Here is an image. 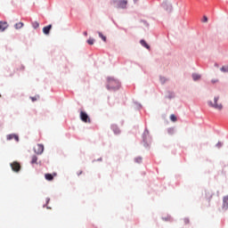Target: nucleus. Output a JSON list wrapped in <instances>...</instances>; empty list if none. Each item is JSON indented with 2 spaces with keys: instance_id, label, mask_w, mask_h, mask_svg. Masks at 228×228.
<instances>
[{
  "instance_id": "nucleus-1",
  "label": "nucleus",
  "mask_w": 228,
  "mask_h": 228,
  "mask_svg": "<svg viewBox=\"0 0 228 228\" xmlns=\"http://www.w3.org/2000/svg\"><path fill=\"white\" fill-rule=\"evenodd\" d=\"M107 88L108 90H118L120 88V82L113 77H109Z\"/></svg>"
},
{
  "instance_id": "nucleus-2",
  "label": "nucleus",
  "mask_w": 228,
  "mask_h": 228,
  "mask_svg": "<svg viewBox=\"0 0 228 228\" xmlns=\"http://www.w3.org/2000/svg\"><path fill=\"white\" fill-rule=\"evenodd\" d=\"M219 99L220 96L214 97V102H208V106H210V108H214V110H218L219 111H222V110H224V105H222V103H218Z\"/></svg>"
},
{
  "instance_id": "nucleus-3",
  "label": "nucleus",
  "mask_w": 228,
  "mask_h": 228,
  "mask_svg": "<svg viewBox=\"0 0 228 228\" xmlns=\"http://www.w3.org/2000/svg\"><path fill=\"white\" fill-rule=\"evenodd\" d=\"M113 4L116 5V8H127V0H115Z\"/></svg>"
},
{
  "instance_id": "nucleus-4",
  "label": "nucleus",
  "mask_w": 228,
  "mask_h": 228,
  "mask_svg": "<svg viewBox=\"0 0 228 228\" xmlns=\"http://www.w3.org/2000/svg\"><path fill=\"white\" fill-rule=\"evenodd\" d=\"M80 119L82 122H85L86 124H90L92 121L90 119V117H88V114L85 111H80Z\"/></svg>"
},
{
  "instance_id": "nucleus-5",
  "label": "nucleus",
  "mask_w": 228,
  "mask_h": 228,
  "mask_svg": "<svg viewBox=\"0 0 228 228\" xmlns=\"http://www.w3.org/2000/svg\"><path fill=\"white\" fill-rule=\"evenodd\" d=\"M11 168L12 170V172H20V163L14 161L12 163H11Z\"/></svg>"
},
{
  "instance_id": "nucleus-6",
  "label": "nucleus",
  "mask_w": 228,
  "mask_h": 228,
  "mask_svg": "<svg viewBox=\"0 0 228 228\" xmlns=\"http://www.w3.org/2000/svg\"><path fill=\"white\" fill-rule=\"evenodd\" d=\"M34 151L36 154H42L44 152V145L43 144H37L35 148Z\"/></svg>"
},
{
  "instance_id": "nucleus-7",
  "label": "nucleus",
  "mask_w": 228,
  "mask_h": 228,
  "mask_svg": "<svg viewBox=\"0 0 228 228\" xmlns=\"http://www.w3.org/2000/svg\"><path fill=\"white\" fill-rule=\"evenodd\" d=\"M57 174L53 173V174H45V179H46V181H53L54 179V177H56Z\"/></svg>"
},
{
  "instance_id": "nucleus-8",
  "label": "nucleus",
  "mask_w": 228,
  "mask_h": 228,
  "mask_svg": "<svg viewBox=\"0 0 228 228\" xmlns=\"http://www.w3.org/2000/svg\"><path fill=\"white\" fill-rule=\"evenodd\" d=\"M7 28H8V22L0 21V31H4Z\"/></svg>"
},
{
  "instance_id": "nucleus-9",
  "label": "nucleus",
  "mask_w": 228,
  "mask_h": 228,
  "mask_svg": "<svg viewBox=\"0 0 228 228\" xmlns=\"http://www.w3.org/2000/svg\"><path fill=\"white\" fill-rule=\"evenodd\" d=\"M52 28H53V25H48V26H46V27H44V28H43V33H44L45 35H49V33H50Z\"/></svg>"
},
{
  "instance_id": "nucleus-10",
  "label": "nucleus",
  "mask_w": 228,
  "mask_h": 228,
  "mask_svg": "<svg viewBox=\"0 0 228 228\" xmlns=\"http://www.w3.org/2000/svg\"><path fill=\"white\" fill-rule=\"evenodd\" d=\"M111 129L115 134H120V129H118V126H117V125H112Z\"/></svg>"
},
{
  "instance_id": "nucleus-11",
  "label": "nucleus",
  "mask_w": 228,
  "mask_h": 228,
  "mask_svg": "<svg viewBox=\"0 0 228 228\" xmlns=\"http://www.w3.org/2000/svg\"><path fill=\"white\" fill-rule=\"evenodd\" d=\"M16 140V142H19V135L16 134H9L7 135V140Z\"/></svg>"
},
{
  "instance_id": "nucleus-12",
  "label": "nucleus",
  "mask_w": 228,
  "mask_h": 228,
  "mask_svg": "<svg viewBox=\"0 0 228 228\" xmlns=\"http://www.w3.org/2000/svg\"><path fill=\"white\" fill-rule=\"evenodd\" d=\"M140 44L141 45H142V47H145L146 49H151V46L147 44V42H145V40H141Z\"/></svg>"
},
{
  "instance_id": "nucleus-13",
  "label": "nucleus",
  "mask_w": 228,
  "mask_h": 228,
  "mask_svg": "<svg viewBox=\"0 0 228 228\" xmlns=\"http://www.w3.org/2000/svg\"><path fill=\"white\" fill-rule=\"evenodd\" d=\"M15 29H21V28H24L23 22H18L14 25Z\"/></svg>"
},
{
  "instance_id": "nucleus-14",
  "label": "nucleus",
  "mask_w": 228,
  "mask_h": 228,
  "mask_svg": "<svg viewBox=\"0 0 228 228\" xmlns=\"http://www.w3.org/2000/svg\"><path fill=\"white\" fill-rule=\"evenodd\" d=\"M32 26L34 29H38V28H40V23H38V21H34L32 22Z\"/></svg>"
},
{
  "instance_id": "nucleus-15",
  "label": "nucleus",
  "mask_w": 228,
  "mask_h": 228,
  "mask_svg": "<svg viewBox=\"0 0 228 228\" xmlns=\"http://www.w3.org/2000/svg\"><path fill=\"white\" fill-rule=\"evenodd\" d=\"M192 79L193 81H199V79H200V75L199 74H192Z\"/></svg>"
},
{
  "instance_id": "nucleus-16",
  "label": "nucleus",
  "mask_w": 228,
  "mask_h": 228,
  "mask_svg": "<svg viewBox=\"0 0 228 228\" xmlns=\"http://www.w3.org/2000/svg\"><path fill=\"white\" fill-rule=\"evenodd\" d=\"M37 161H38V157H37L35 155L32 156L31 164L35 165V164H37Z\"/></svg>"
},
{
  "instance_id": "nucleus-17",
  "label": "nucleus",
  "mask_w": 228,
  "mask_h": 228,
  "mask_svg": "<svg viewBox=\"0 0 228 228\" xmlns=\"http://www.w3.org/2000/svg\"><path fill=\"white\" fill-rule=\"evenodd\" d=\"M171 122H177V117L175 114L170 115Z\"/></svg>"
},
{
  "instance_id": "nucleus-18",
  "label": "nucleus",
  "mask_w": 228,
  "mask_h": 228,
  "mask_svg": "<svg viewBox=\"0 0 228 228\" xmlns=\"http://www.w3.org/2000/svg\"><path fill=\"white\" fill-rule=\"evenodd\" d=\"M32 102H35L37 101H38V99H40V95H36V96H33V97H30Z\"/></svg>"
},
{
  "instance_id": "nucleus-19",
  "label": "nucleus",
  "mask_w": 228,
  "mask_h": 228,
  "mask_svg": "<svg viewBox=\"0 0 228 228\" xmlns=\"http://www.w3.org/2000/svg\"><path fill=\"white\" fill-rule=\"evenodd\" d=\"M94 42H95V39H94V38H89V39L87 40V44H88L89 45H94Z\"/></svg>"
},
{
  "instance_id": "nucleus-20",
  "label": "nucleus",
  "mask_w": 228,
  "mask_h": 228,
  "mask_svg": "<svg viewBox=\"0 0 228 228\" xmlns=\"http://www.w3.org/2000/svg\"><path fill=\"white\" fill-rule=\"evenodd\" d=\"M224 206H225L226 208H228V196L224 198Z\"/></svg>"
},
{
  "instance_id": "nucleus-21",
  "label": "nucleus",
  "mask_w": 228,
  "mask_h": 228,
  "mask_svg": "<svg viewBox=\"0 0 228 228\" xmlns=\"http://www.w3.org/2000/svg\"><path fill=\"white\" fill-rule=\"evenodd\" d=\"M98 35H99L100 38H102V40H103V42H106V37L104 35H102L101 32H98Z\"/></svg>"
},
{
  "instance_id": "nucleus-22",
  "label": "nucleus",
  "mask_w": 228,
  "mask_h": 228,
  "mask_svg": "<svg viewBox=\"0 0 228 228\" xmlns=\"http://www.w3.org/2000/svg\"><path fill=\"white\" fill-rule=\"evenodd\" d=\"M222 72H228V67L227 66H224L221 68Z\"/></svg>"
},
{
  "instance_id": "nucleus-23",
  "label": "nucleus",
  "mask_w": 228,
  "mask_h": 228,
  "mask_svg": "<svg viewBox=\"0 0 228 228\" xmlns=\"http://www.w3.org/2000/svg\"><path fill=\"white\" fill-rule=\"evenodd\" d=\"M183 222H184L185 224H190V219L184 218Z\"/></svg>"
},
{
  "instance_id": "nucleus-24",
  "label": "nucleus",
  "mask_w": 228,
  "mask_h": 228,
  "mask_svg": "<svg viewBox=\"0 0 228 228\" xmlns=\"http://www.w3.org/2000/svg\"><path fill=\"white\" fill-rule=\"evenodd\" d=\"M81 174H83V170H79L77 172V175H81Z\"/></svg>"
},
{
  "instance_id": "nucleus-25",
  "label": "nucleus",
  "mask_w": 228,
  "mask_h": 228,
  "mask_svg": "<svg viewBox=\"0 0 228 228\" xmlns=\"http://www.w3.org/2000/svg\"><path fill=\"white\" fill-rule=\"evenodd\" d=\"M203 22H208V18L206 16L203 17Z\"/></svg>"
},
{
  "instance_id": "nucleus-26",
  "label": "nucleus",
  "mask_w": 228,
  "mask_h": 228,
  "mask_svg": "<svg viewBox=\"0 0 228 228\" xmlns=\"http://www.w3.org/2000/svg\"><path fill=\"white\" fill-rule=\"evenodd\" d=\"M137 163H140L142 161V159H136Z\"/></svg>"
},
{
  "instance_id": "nucleus-27",
  "label": "nucleus",
  "mask_w": 228,
  "mask_h": 228,
  "mask_svg": "<svg viewBox=\"0 0 228 228\" xmlns=\"http://www.w3.org/2000/svg\"><path fill=\"white\" fill-rule=\"evenodd\" d=\"M217 147H222V143H221V142H218V143H217Z\"/></svg>"
},
{
  "instance_id": "nucleus-28",
  "label": "nucleus",
  "mask_w": 228,
  "mask_h": 228,
  "mask_svg": "<svg viewBox=\"0 0 228 228\" xmlns=\"http://www.w3.org/2000/svg\"><path fill=\"white\" fill-rule=\"evenodd\" d=\"M84 35L86 37L88 35V33L87 32H84Z\"/></svg>"
},
{
  "instance_id": "nucleus-29",
  "label": "nucleus",
  "mask_w": 228,
  "mask_h": 228,
  "mask_svg": "<svg viewBox=\"0 0 228 228\" xmlns=\"http://www.w3.org/2000/svg\"><path fill=\"white\" fill-rule=\"evenodd\" d=\"M170 131H174V129H170Z\"/></svg>"
},
{
  "instance_id": "nucleus-30",
  "label": "nucleus",
  "mask_w": 228,
  "mask_h": 228,
  "mask_svg": "<svg viewBox=\"0 0 228 228\" xmlns=\"http://www.w3.org/2000/svg\"><path fill=\"white\" fill-rule=\"evenodd\" d=\"M0 97H1V94H0Z\"/></svg>"
}]
</instances>
